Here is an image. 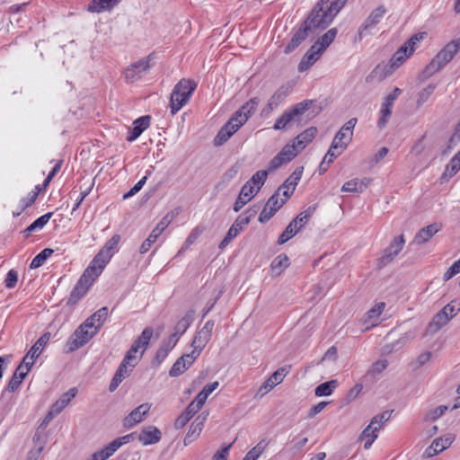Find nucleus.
Listing matches in <instances>:
<instances>
[{"label":"nucleus","instance_id":"nucleus-58","mask_svg":"<svg viewBox=\"0 0 460 460\" xmlns=\"http://www.w3.org/2000/svg\"><path fill=\"white\" fill-rule=\"evenodd\" d=\"M173 218V214L168 213L166 214L161 221L157 224L155 228L152 231L154 234H155L157 236H159L171 224L172 220Z\"/></svg>","mask_w":460,"mask_h":460},{"label":"nucleus","instance_id":"nucleus-31","mask_svg":"<svg viewBox=\"0 0 460 460\" xmlns=\"http://www.w3.org/2000/svg\"><path fill=\"white\" fill-rule=\"evenodd\" d=\"M317 129L311 127L300 133L295 139L294 143L299 151L303 150L309 143L313 141L316 135Z\"/></svg>","mask_w":460,"mask_h":460},{"label":"nucleus","instance_id":"nucleus-47","mask_svg":"<svg viewBox=\"0 0 460 460\" xmlns=\"http://www.w3.org/2000/svg\"><path fill=\"white\" fill-rule=\"evenodd\" d=\"M268 443L265 439L261 440L244 456L243 460H257L266 448Z\"/></svg>","mask_w":460,"mask_h":460},{"label":"nucleus","instance_id":"nucleus-63","mask_svg":"<svg viewBox=\"0 0 460 460\" xmlns=\"http://www.w3.org/2000/svg\"><path fill=\"white\" fill-rule=\"evenodd\" d=\"M226 128H221L218 131L217 135L214 138V145L217 146H222L225 144L233 135L232 132L227 131Z\"/></svg>","mask_w":460,"mask_h":460},{"label":"nucleus","instance_id":"nucleus-1","mask_svg":"<svg viewBox=\"0 0 460 460\" xmlns=\"http://www.w3.org/2000/svg\"><path fill=\"white\" fill-rule=\"evenodd\" d=\"M347 2L348 0H319L305 22L314 31L324 30L332 22Z\"/></svg>","mask_w":460,"mask_h":460},{"label":"nucleus","instance_id":"nucleus-30","mask_svg":"<svg viewBox=\"0 0 460 460\" xmlns=\"http://www.w3.org/2000/svg\"><path fill=\"white\" fill-rule=\"evenodd\" d=\"M413 53V48L402 45L391 58L390 66L393 69L398 68Z\"/></svg>","mask_w":460,"mask_h":460},{"label":"nucleus","instance_id":"nucleus-15","mask_svg":"<svg viewBox=\"0 0 460 460\" xmlns=\"http://www.w3.org/2000/svg\"><path fill=\"white\" fill-rule=\"evenodd\" d=\"M311 33H314V31L305 22H304L285 47V54H290L293 52Z\"/></svg>","mask_w":460,"mask_h":460},{"label":"nucleus","instance_id":"nucleus-33","mask_svg":"<svg viewBox=\"0 0 460 460\" xmlns=\"http://www.w3.org/2000/svg\"><path fill=\"white\" fill-rule=\"evenodd\" d=\"M193 314V311H189L182 318H181L174 326V332L171 334V336H175V339L179 341L180 337L188 330L190 323H192Z\"/></svg>","mask_w":460,"mask_h":460},{"label":"nucleus","instance_id":"nucleus-16","mask_svg":"<svg viewBox=\"0 0 460 460\" xmlns=\"http://www.w3.org/2000/svg\"><path fill=\"white\" fill-rule=\"evenodd\" d=\"M198 358V357L192 352L184 354L179 358L169 370L171 376H179L183 374Z\"/></svg>","mask_w":460,"mask_h":460},{"label":"nucleus","instance_id":"nucleus-17","mask_svg":"<svg viewBox=\"0 0 460 460\" xmlns=\"http://www.w3.org/2000/svg\"><path fill=\"white\" fill-rule=\"evenodd\" d=\"M150 408L151 404L147 402L140 404L123 419V426L127 429H130L141 422Z\"/></svg>","mask_w":460,"mask_h":460},{"label":"nucleus","instance_id":"nucleus-48","mask_svg":"<svg viewBox=\"0 0 460 460\" xmlns=\"http://www.w3.org/2000/svg\"><path fill=\"white\" fill-rule=\"evenodd\" d=\"M315 211V207H308L305 211L298 214L296 218H294L292 221H296V226L300 227V229L305 226Z\"/></svg>","mask_w":460,"mask_h":460},{"label":"nucleus","instance_id":"nucleus-56","mask_svg":"<svg viewBox=\"0 0 460 460\" xmlns=\"http://www.w3.org/2000/svg\"><path fill=\"white\" fill-rule=\"evenodd\" d=\"M304 172V167L299 166L295 169L292 174L285 181L286 185H291L292 190H295L298 181H300Z\"/></svg>","mask_w":460,"mask_h":460},{"label":"nucleus","instance_id":"nucleus-24","mask_svg":"<svg viewBox=\"0 0 460 460\" xmlns=\"http://www.w3.org/2000/svg\"><path fill=\"white\" fill-rule=\"evenodd\" d=\"M441 226L434 223L426 227L421 228L414 236L412 243L423 244L427 243L432 236H434L439 230Z\"/></svg>","mask_w":460,"mask_h":460},{"label":"nucleus","instance_id":"nucleus-25","mask_svg":"<svg viewBox=\"0 0 460 460\" xmlns=\"http://www.w3.org/2000/svg\"><path fill=\"white\" fill-rule=\"evenodd\" d=\"M256 192L254 191V187L250 186V183H245L234 204V212H238L241 210L244 205H246L254 196Z\"/></svg>","mask_w":460,"mask_h":460},{"label":"nucleus","instance_id":"nucleus-51","mask_svg":"<svg viewBox=\"0 0 460 460\" xmlns=\"http://www.w3.org/2000/svg\"><path fill=\"white\" fill-rule=\"evenodd\" d=\"M393 103L391 102H388L386 101H385L382 104V108H381V117L380 119H378V122H377V125L379 128H383L386 122H387V119L391 116L392 114V109H393Z\"/></svg>","mask_w":460,"mask_h":460},{"label":"nucleus","instance_id":"nucleus-23","mask_svg":"<svg viewBox=\"0 0 460 460\" xmlns=\"http://www.w3.org/2000/svg\"><path fill=\"white\" fill-rule=\"evenodd\" d=\"M151 117L149 115L142 116L133 122V128L128 132L127 140L133 142L136 140L150 125Z\"/></svg>","mask_w":460,"mask_h":460},{"label":"nucleus","instance_id":"nucleus-19","mask_svg":"<svg viewBox=\"0 0 460 460\" xmlns=\"http://www.w3.org/2000/svg\"><path fill=\"white\" fill-rule=\"evenodd\" d=\"M134 367V365L126 364L124 361H121L111 381V384L109 385V391L114 392L120 385V383L125 378L129 376Z\"/></svg>","mask_w":460,"mask_h":460},{"label":"nucleus","instance_id":"nucleus-46","mask_svg":"<svg viewBox=\"0 0 460 460\" xmlns=\"http://www.w3.org/2000/svg\"><path fill=\"white\" fill-rule=\"evenodd\" d=\"M385 13V7L384 5H379L369 13L365 22L369 23L371 26L376 27L381 22Z\"/></svg>","mask_w":460,"mask_h":460},{"label":"nucleus","instance_id":"nucleus-18","mask_svg":"<svg viewBox=\"0 0 460 460\" xmlns=\"http://www.w3.org/2000/svg\"><path fill=\"white\" fill-rule=\"evenodd\" d=\"M260 103V100L257 97L250 99L246 102L237 111H235L233 115L236 119L243 125L248 119L254 113L258 105Z\"/></svg>","mask_w":460,"mask_h":460},{"label":"nucleus","instance_id":"nucleus-27","mask_svg":"<svg viewBox=\"0 0 460 460\" xmlns=\"http://www.w3.org/2000/svg\"><path fill=\"white\" fill-rule=\"evenodd\" d=\"M370 182L371 180L369 178H363L361 180L355 178L346 181L341 187V191L361 193L368 187Z\"/></svg>","mask_w":460,"mask_h":460},{"label":"nucleus","instance_id":"nucleus-60","mask_svg":"<svg viewBox=\"0 0 460 460\" xmlns=\"http://www.w3.org/2000/svg\"><path fill=\"white\" fill-rule=\"evenodd\" d=\"M37 197L38 192L31 191V193H29L27 198L21 199V209L18 212H13V217H18L22 213V211H23L25 208L32 205L35 202Z\"/></svg>","mask_w":460,"mask_h":460},{"label":"nucleus","instance_id":"nucleus-2","mask_svg":"<svg viewBox=\"0 0 460 460\" xmlns=\"http://www.w3.org/2000/svg\"><path fill=\"white\" fill-rule=\"evenodd\" d=\"M460 50V38L448 42L429 63L421 74V80H426L448 64Z\"/></svg>","mask_w":460,"mask_h":460},{"label":"nucleus","instance_id":"nucleus-45","mask_svg":"<svg viewBox=\"0 0 460 460\" xmlns=\"http://www.w3.org/2000/svg\"><path fill=\"white\" fill-rule=\"evenodd\" d=\"M54 253V250L50 248H45L39 254H37L30 264L31 269H38L41 267L48 258Z\"/></svg>","mask_w":460,"mask_h":460},{"label":"nucleus","instance_id":"nucleus-13","mask_svg":"<svg viewBox=\"0 0 460 460\" xmlns=\"http://www.w3.org/2000/svg\"><path fill=\"white\" fill-rule=\"evenodd\" d=\"M286 199H279V193L275 192L267 201L265 207L259 216V221L261 224L268 222L275 213L282 208Z\"/></svg>","mask_w":460,"mask_h":460},{"label":"nucleus","instance_id":"nucleus-59","mask_svg":"<svg viewBox=\"0 0 460 460\" xmlns=\"http://www.w3.org/2000/svg\"><path fill=\"white\" fill-rule=\"evenodd\" d=\"M119 241L120 236L119 234H114L109 241H107L101 251L112 256L114 250L117 248Z\"/></svg>","mask_w":460,"mask_h":460},{"label":"nucleus","instance_id":"nucleus-44","mask_svg":"<svg viewBox=\"0 0 460 460\" xmlns=\"http://www.w3.org/2000/svg\"><path fill=\"white\" fill-rule=\"evenodd\" d=\"M455 435L448 433L444 437L436 438L432 443L434 445L435 452H442L453 443Z\"/></svg>","mask_w":460,"mask_h":460},{"label":"nucleus","instance_id":"nucleus-43","mask_svg":"<svg viewBox=\"0 0 460 460\" xmlns=\"http://www.w3.org/2000/svg\"><path fill=\"white\" fill-rule=\"evenodd\" d=\"M337 386V380L324 382L315 388L314 394L319 397L330 395Z\"/></svg>","mask_w":460,"mask_h":460},{"label":"nucleus","instance_id":"nucleus-54","mask_svg":"<svg viewBox=\"0 0 460 460\" xmlns=\"http://www.w3.org/2000/svg\"><path fill=\"white\" fill-rule=\"evenodd\" d=\"M288 266V257L286 254H279L271 262V269L277 270L278 274L281 273L284 269Z\"/></svg>","mask_w":460,"mask_h":460},{"label":"nucleus","instance_id":"nucleus-6","mask_svg":"<svg viewBox=\"0 0 460 460\" xmlns=\"http://www.w3.org/2000/svg\"><path fill=\"white\" fill-rule=\"evenodd\" d=\"M215 323L212 320L208 321L204 326L197 332L195 334L192 342H191V352L199 357L206 347L208 342L211 339L212 331L214 329Z\"/></svg>","mask_w":460,"mask_h":460},{"label":"nucleus","instance_id":"nucleus-22","mask_svg":"<svg viewBox=\"0 0 460 460\" xmlns=\"http://www.w3.org/2000/svg\"><path fill=\"white\" fill-rule=\"evenodd\" d=\"M31 367H29L24 365V363L21 362V364L16 367L7 387L6 390L10 393H13L16 391L21 385L22 380L27 376L28 372Z\"/></svg>","mask_w":460,"mask_h":460},{"label":"nucleus","instance_id":"nucleus-49","mask_svg":"<svg viewBox=\"0 0 460 460\" xmlns=\"http://www.w3.org/2000/svg\"><path fill=\"white\" fill-rule=\"evenodd\" d=\"M268 176V172L265 170H261L255 172L252 178L246 182L250 183V186H256L257 190L255 192H257L261 186L264 184V181H266Z\"/></svg>","mask_w":460,"mask_h":460},{"label":"nucleus","instance_id":"nucleus-8","mask_svg":"<svg viewBox=\"0 0 460 460\" xmlns=\"http://www.w3.org/2000/svg\"><path fill=\"white\" fill-rule=\"evenodd\" d=\"M96 331H89L79 325L66 342L68 351H75L85 345L95 334Z\"/></svg>","mask_w":460,"mask_h":460},{"label":"nucleus","instance_id":"nucleus-14","mask_svg":"<svg viewBox=\"0 0 460 460\" xmlns=\"http://www.w3.org/2000/svg\"><path fill=\"white\" fill-rule=\"evenodd\" d=\"M50 339V333L46 332L39 338V340L31 346L30 350L22 358V363L25 366L31 367L38 357L40 355L42 349L49 342Z\"/></svg>","mask_w":460,"mask_h":460},{"label":"nucleus","instance_id":"nucleus-42","mask_svg":"<svg viewBox=\"0 0 460 460\" xmlns=\"http://www.w3.org/2000/svg\"><path fill=\"white\" fill-rule=\"evenodd\" d=\"M300 227L296 226V221H291L278 239V244L281 245L296 234Z\"/></svg>","mask_w":460,"mask_h":460},{"label":"nucleus","instance_id":"nucleus-29","mask_svg":"<svg viewBox=\"0 0 460 460\" xmlns=\"http://www.w3.org/2000/svg\"><path fill=\"white\" fill-rule=\"evenodd\" d=\"M205 420H206V417H202L200 415L198 416L194 420V421L191 423V425L190 427V429H189L187 435L184 438L183 442H184L185 446L190 444L193 440H195L199 436V434L204 427Z\"/></svg>","mask_w":460,"mask_h":460},{"label":"nucleus","instance_id":"nucleus-34","mask_svg":"<svg viewBox=\"0 0 460 460\" xmlns=\"http://www.w3.org/2000/svg\"><path fill=\"white\" fill-rule=\"evenodd\" d=\"M338 33L336 28L328 30L323 36H321L313 46H316V49L323 53L325 49L333 42Z\"/></svg>","mask_w":460,"mask_h":460},{"label":"nucleus","instance_id":"nucleus-10","mask_svg":"<svg viewBox=\"0 0 460 460\" xmlns=\"http://www.w3.org/2000/svg\"><path fill=\"white\" fill-rule=\"evenodd\" d=\"M292 91V85L289 84H283L270 96L268 103L261 111V115L268 116L289 95Z\"/></svg>","mask_w":460,"mask_h":460},{"label":"nucleus","instance_id":"nucleus-3","mask_svg":"<svg viewBox=\"0 0 460 460\" xmlns=\"http://www.w3.org/2000/svg\"><path fill=\"white\" fill-rule=\"evenodd\" d=\"M196 88V82L190 79H181L175 84L170 98L172 115L176 114L190 101Z\"/></svg>","mask_w":460,"mask_h":460},{"label":"nucleus","instance_id":"nucleus-20","mask_svg":"<svg viewBox=\"0 0 460 460\" xmlns=\"http://www.w3.org/2000/svg\"><path fill=\"white\" fill-rule=\"evenodd\" d=\"M290 368V366L288 367H282L276 370L261 386L260 391L263 390V393L266 394L269 391H270L273 387H275L277 385L280 384L286 375L288 373V369Z\"/></svg>","mask_w":460,"mask_h":460},{"label":"nucleus","instance_id":"nucleus-41","mask_svg":"<svg viewBox=\"0 0 460 460\" xmlns=\"http://www.w3.org/2000/svg\"><path fill=\"white\" fill-rule=\"evenodd\" d=\"M460 170V157L456 155L451 158L441 176L442 181H447L456 174Z\"/></svg>","mask_w":460,"mask_h":460},{"label":"nucleus","instance_id":"nucleus-39","mask_svg":"<svg viewBox=\"0 0 460 460\" xmlns=\"http://www.w3.org/2000/svg\"><path fill=\"white\" fill-rule=\"evenodd\" d=\"M53 213L49 212L44 214L43 216L37 218L33 223H31L27 228L22 231V234L28 237L31 233L42 229L51 218Z\"/></svg>","mask_w":460,"mask_h":460},{"label":"nucleus","instance_id":"nucleus-7","mask_svg":"<svg viewBox=\"0 0 460 460\" xmlns=\"http://www.w3.org/2000/svg\"><path fill=\"white\" fill-rule=\"evenodd\" d=\"M94 281L95 279L83 272L77 283L71 291L66 305L69 306L76 305L78 301L86 295L87 291Z\"/></svg>","mask_w":460,"mask_h":460},{"label":"nucleus","instance_id":"nucleus-36","mask_svg":"<svg viewBox=\"0 0 460 460\" xmlns=\"http://www.w3.org/2000/svg\"><path fill=\"white\" fill-rule=\"evenodd\" d=\"M133 436L134 433H130L120 438H118L111 441V443H109L105 447L102 448L107 457L109 458L110 456H111L121 446L129 443Z\"/></svg>","mask_w":460,"mask_h":460},{"label":"nucleus","instance_id":"nucleus-32","mask_svg":"<svg viewBox=\"0 0 460 460\" xmlns=\"http://www.w3.org/2000/svg\"><path fill=\"white\" fill-rule=\"evenodd\" d=\"M352 140V133L342 131L341 128L335 135L331 146L332 149H339L341 151H344L349 142Z\"/></svg>","mask_w":460,"mask_h":460},{"label":"nucleus","instance_id":"nucleus-4","mask_svg":"<svg viewBox=\"0 0 460 460\" xmlns=\"http://www.w3.org/2000/svg\"><path fill=\"white\" fill-rule=\"evenodd\" d=\"M259 209L260 206L254 205L239 215L234 224L228 229L225 238L219 243L218 248L221 250L226 248L232 242V240L239 234L243 228L249 225L252 218L254 217L258 213Z\"/></svg>","mask_w":460,"mask_h":460},{"label":"nucleus","instance_id":"nucleus-50","mask_svg":"<svg viewBox=\"0 0 460 460\" xmlns=\"http://www.w3.org/2000/svg\"><path fill=\"white\" fill-rule=\"evenodd\" d=\"M376 27L371 26L367 22H364L358 30L357 34L354 36V42H360L364 38L373 34V30Z\"/></svg>","mask_w":460,"mask_h":460},{"label":"nucleus","instance_id":"nucleus-38","mask_svg":"<svg viewBox=\"0 0 460 460\" xmlns=\"http://www.w3.org/2000/svg\"><path fill=\"white\" fill-rule=\"evenodd\" d=\"M198 411L199 410L194 407V404L190 403L185 411L175 420L174 428L177 429H182Z\"/></svg>","mask_w":460,"mask_h":460},{"label":"nucleus","instance_id":"nucleus-26","mask_svg":"<svg viewBox=\"0 0 460 460\" xmlns=\"http://www.w3.org/2000/svg\"><path fill=\"white\" fill-rule=\"evenodd\" d=\"M162 438L161 431L153 426L144 429L138 436V440L144 446H148L159 442Z\"/></svg>","mask_w":460,"mask_h":460},{"label":"nucleus","instance_id":"nucleus-53","mask_svg":"<svg viewBox=\"0 0 460 460\" xmlns=\"http://www.w3.org/2000/svg\"><path fill=\"white\" fill-rule=\"evenodd\" d=\"M108 314H109V310H108V307L107 306H103L102 308H100L98 311H96L93 316L95 320V323H96V326H95V330L96 332H98L99 329L104 324L107 317H108Z\"/></svg>","mask_w":460,"mask_h":460},{"label":"nucleus","instance_id":"nucleus-37","mask_svg":"<svg viewBox=\"0 0 460 460\" xmlns=\"http://www.w3.org/2000/svg\"><path fill=\"white\" fill-rule=\"evenodd\" d=\"M153 329L151 327H146L143 330L142 333L139 337H137L131 347L136 348V351L137 352L140 349H142V352L140 357L143 355L144 351L146 349L149 341L153 336Z\"/></svg>","mask_w":460,"mask_h":460},{"label":"nucleus","instance_id":"nucleus-40","mask_svg":"<svg viewBox=\"0 0 460 460\" xmlns=\"http://www.w3.org/2000/svg\"><path fill=\"white\" fill-rule=\"evenodd\" d=\"M450 321V317L447 316L443 313L442 310H440L438 313H437L431 322L429 323V330L431 332H437L439 331L442 327L446 326Z\"/></svg>","mask_w":460,"mask_h":460},{"label":"nucleus","instance_id":"nucleus-5","mask_svg":"<svg viewBox=\"0 0 460 460\" xmlns=\"http://www.w3.org/2000/svg\"><path fill=\"white\" fill-rule=\"evenodd\" d=\"M312 104L313 101L311 100H305L295 104L292 108L283 112V114L276 120L273 128L275 130L285 128L289 122L294 120L296 117L304 114Z\"/></svg>","mask_w":460,"mask_h":460},{"label":"nucleus","instance_id":"nucleus-28","mask_svg":"<svg viewBox=\"0 0 460 460\" xmlns=\"http://www.w3.org/2000/svg\"><path fill=\"white\" fill-rule=\"evenodd\" d=\"M177 342L178 341L175 339V336L171 335L168 339L163 341L155 357V360L157 365H160L166 358L169 352L173 349Z\"/></svg>","mask_w":460,"mask_h":460},{"label":"nucleus","instance_id":"nucleus-52","mask_svg":"<svg viewBox=\"0 0 460 460\" xmlns=\"http://www.w3.org/2000/svg\"><path fill=\"white\" fill-rule=\"evenodd\" d=\"M298 152L297 146L293 142L292 145H286L279 154L288 163L297 155Z\"/></svg>","mask_w":460,"mask_h":460},{"label":"nucleus","instance_id":"nucleus-55","mask_svg":"<svg viewBox=\"0 0 460 460\" xmlns=\"http://www.w3.org/2000/svg\"><path fill=\"white\" fill-rule=\"evenodd\" d=\"M441 310L445 314H447V316L450 317L451 320L460 312V302L453 300L446 305Z\"/></svg>","mask_w":460,"mask_h":460},{"label":"nucleus","instance_id":"nucleus-64","mask_svg":"<svg viewBox=\"0 0 460 460\" xmlns=\"http://www.w3.org/2000/svg\"><path fill=\"white\" fill-rule=\"evenodd\" d=\"M157 238L158 236L152 232L141 244L139 252L142 254L146 253L150 250L151 246L156 242Z\"/></svg>","mask_w":460,"mask_h":460},{"label":"nucleus","instance_id":"nucleus-21","mask_svg":"<svg viewBox=\"0 0 460 460\" xmlns=\"http://www.w3.org/2000/svg\"><path fill=\"white\" fill-rule=\"evenodd\" d=\"M121 0H91L86 10L93 13L110 12L117 6Z\"/></svg>","mask_w":460,"mask_h":460},{"label":"nucleus","instance_id":"nucleus-35","mask_svg":"<svg viewBox=\"0 0 460 460\" xmlns=\"http://www.w3.org/2000/svg\"><path fill=\"white\" fill-rule=\"evenodd\" d=\"M76 394L77 389L75 387L70 388L66 393L63 394L60 398L51 405L50 408L59 414L66 407L70 401L75 397Z\"/></svg>","mask_w":460,"mask_h":460},{"label":"nucleus","instance_id":"nucleus-62","mask_svg":"<svg viewBox=\"0 0 460 460\" xmlns=\"http://www.w3.org/2000/svg\"><path fill=\"white\" fill-rule=\"evenodd\" d=\"M436 88L435 84H429L427 87H425L423 90H421L418 94L417 99V104L420 106L426 102L430 95L433 93L434 90Z\"/></svg>","mask_w":460,"mask_h":460},{"label":"nucleus","instance_id":"nucleus-61","mask_svg":"<svg viewBox=\"0 0 460 460\" xmlns=\"http://www.w3.org/2000/svg\"><path fill=\"white\" fill-rule=\"evenodd\" d=\"M322 54L323 53L316 49V46L312 45L303 58L305 59L309 65L313 66L320 58Z\"/></svg>","mask_w":460,"mask_h":460},{"label":"nucleus","instance_id":"nucleus-11","mask_svg":"<svg viewBox=\"0 0 460 460\" xmlns=\"http://www.w3.org/2000/svg\"><path fill=\"white\" fill-rule=\"evenodd\" d=\"M403 235L401 234L394 238L389 246L384 251L383 256L379 259L378 268H383L389 264L402 250L404 245Z\"/></svg>","mask_w":460,"mask_h":460},{"label":"nucleus","instance_id":"nucleus-9","mask_svg":"<svg viewBox=\"0 0 460 460\" xmlns=\"http://www.w3.org/2000/svg\"><path fill=\"white\" fill-rule=\"evenodd\" d=\"M150 56L138 60L137 62L130 65L125 70V79L128 83H134L140 78L150 69L152 66L150 64Z\"/></svg>","mask_w":460,"mask_h":460},{"label":"nucleus","instance_id":"nucleus-12","mask_svg":"<svg viewBox=\"0 0 460 460\" xmlns=\"http://www.w3.org/2000/svg\"><path fill=\"white\" fill-rule=\"evenodd\" d=\"M111 259V255L107 254L100 250L84 272L92 277L93 279H96L102 274V270L109 263Z\"/></svg>","mask_w":460,"mask_h":460},{"label":"nucleus","instance_id":"nucleus-57","mask_svg":"<svg viewBox=\"0 0 460 460\" xmlns=\"http://www.w3.org/2000/svg\"><path fill=\"white\" fill-rule=\"evenodd\" d=\"M152 173L151 170L146 172V175L144 176L141 180H139L127 193L123 195V199H127L135 194H137L145 185L147 176Z\"/></svg>","mask_w":460,"mask_h":460}]
</instances>
